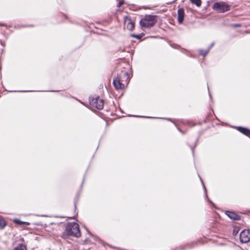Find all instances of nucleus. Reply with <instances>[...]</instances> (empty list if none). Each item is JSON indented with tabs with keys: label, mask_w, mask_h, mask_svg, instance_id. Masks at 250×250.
<instances>
[{
	"label": "nucleus",
	"mask_w": 250,
	"mask_h": 250,
	"mask_svg": "<svg viewBox=\"0 0 250 250\" xmlns=\"http://www.w3.org/2000/svg\"><path fill=\"white\" fill-rule=\"evenodd\" d=\"M209 50H210V48H208L207 50H200V54L201 55L203 56V57H205L209 52Z\"/></svg>",
	"instance_id": "obj_14"
},
{
	"label": "nucleus",
	"mask_w": 250,
	"mask_h": 250,
	"mask_svg": "<svg viewBox=\"0 0 250 250\" xmlns=\"http://www.w3.org/2000/svg\"><path fill=\"white\" fill-rule=\"evenodd\" d=\"M237 130L242 133L247 135H250V130L247 128L239 126L237 127Z\"/></svg>",
	"instance_id": "obj_10"
},
{
	"label": "nucleus",
	"mask_w": 250,
	"mask_h": 250,
	"mask_svg": "<svg viewBox=\"0 0 250 250\" xmlns=\"http://www.w3.org/2000/svg\"><path fill=\"white\" fill-rule=\"evenodd\" d=\"M125 23L126 24V28L127 29L131 31L134 28V24L133 22L131 21L130 19H127L125 21Z\"/></svg>",
	"instance_id": "obj_9"
},
{
	"label": "nucleus",
	"mask_w": 250,
	"mask_h": 250,
	"mask_svg": "<svg viewBox=\"0 0 250 250\" xmlns=\"http://www.w3.org/2000/svg\"><path fill=\"white\" fill-rule=\"evenodd\" d=\"M212 8L219 13H224L229 10V6L223 1L217 2L213 4Z\"/></svg>",
	"instance_id": "obj_3"
},
{
	"label": "nucleus",
	"mask_w": 250,
	"mask_h": 250,
	"mask_svg": "<svg viewBox=\"0 0 250 250\" xmlns=\"http://www.w3.org/2000/svg\"><path fill=\"white\" fill-rule=\"evenodd\" d=\"M124 3V0H122V1H120L119 2V3L118 4L117 6L118 7H120L122 4H123Z\"/></svg>",
	"instance_id": "obj_16"
},
{
	"label": "nucleus",
	"mask_w": 250,
	"mask_h": 250,
	"mask_svg": "<svg viewBox=\"0 0 250 250\" xmlns=\"http://www.w3.org/2000/svg\"><path fill=\"white\" fill-rule=\"evenodd\" d=\"M190 2L196 5L197 7H200L201 5L202 1L201 0H190Z\"/></svg>",
	"instance_id": "obj_13"
},
{
	"label": "nucleus",
	"mask_w": 250,
	"mask_h": 250,
	"mask_svg": "<svg viewBox=\"0 0 250 250\" xmlns=\"http://www.w3.org/2000/svg\"><path fill=\"white\" fill-rule=\"evenodd\" d=\"M185 16L184 10L183 8H180L178 10V21L180 23L183 21Z\"/></svg>",
	"instance_id": "obj_7"
},
{
	"label": "nucleus",
	"mask_w": 250,
	"mask_h": 250,
	"mask_svg": "<svg viewBox=\"0 0 250 250\" xmlns=\"http://www.w3.org/2000/svg\"><path fill=\"white\" fill-rule=\"evenodd\" d=\"M234 26H235V27H238V26H239V25H238V24H236V25H234Z\"/></svg>",
	"instance_id": "obj_20"
},
{
	"label": "nucleus",
	"mask_w": 250,
	"mask_h": 250,
	"mask_svg": "<svg viewBox=\"0 0 250 250\" xmlns=\"http://www.w3.org/2000/svg\"><path fill=\"white\" fill-rule=\"evenodd\" d=\"M240 240L243 243H246L250 241V230L244 229L242 230L239 235Z\"/></svg>",
	"instance_id": "obj_4"
},
{
	"label": "nucleus",
	"mask_w": 250,
	"mask_h": 250,
	"mask_svg": "<svg viewBox=\"0 0 250 250\" xmlns=\"http://www.w3.org/2000/svg\"><path fill=\"white\" fill-rule=\"evenodd\" d=\"M91 104L98 109L101 110L104 107V101L97 97L92 99L91 101Z\"/></svg>",
	"instance_id": "obj_5"
},
{
	"label": "nucleus",
	"mask_w": 250,
	"mask_h": 250,
	"mask_svg": "<svg viewBox=\"0 0 250 250\" xmlns=\"http://www.w3.org/2000/svg\"><path fill=\"white\" fill-rule=\"evenodd\" d=\"M7 225L3 218L0 217V229H2Z\"/></svg>",
	"instance_id": "obj_12"
},
{
	"label": "nucleus",
	"mask_w": 250,
	"mask_h": 250,
	"mask_svg": "<svg viewBox=\"0 0 250 250\" xmlns=\"http://www.w3.org/2000/svg\"><path fill=\"white\" fill-rule=\"evenodd\" d=\"M132 37H135V38H136L137 39H140L141 38V36H140V35H131Z\"/></svg>",
	"instance_id": "obj_17"
},
{
	"label": "nucleus",
	"mask_w": 250,
	"mask_h": 250,
	"mask_svg": "<svg viewBox=\"0 0 250 250\" xmlns=\"http://www.w3.org/2000/svg\"><path fill=\"white\" fill-rule=\"evenodd\" d=\"M81 233L79 229V226L76 223H68L66 227V229L62 234V237L67 239L69 236L79 237Z\"/></svg>",
	"instance_id": "obj_1"
},
{
	"label": "nucleus",
	"mask_w": 250,
	"mask_h": 250,
	"mask_svg": "<svg viewBox=\"0 0 250 250\" xmlns=\"http://www.w3.org/2000/svg\"><path fill=\"white\" fill-rule=\"evenodd\" d=\"M213 45H214V43H212L210 45V47L208 48L210 49V48L212 47Z\"/></svg>",
	"instance_id": "obj_19"
},
{
	"label": "nucleus",
	"mask_w": 250,
	"mask_h": 250,
	"mask_svg": "<svg viewBox=\"0 0 250 250\" xmlns=\"http://www.w3.org/2000/svg\"><path fill=\"white\" fill-rule=\"evenodd\" d=\"M156 18L157 16H156L150 15H146L140 20V25L142 27L145 28L151 27L156 23L157 21Z\"/></svg>",
	"instance_id": "obj_2"
},
{
	"label": "nucleus",
	"mask_w": 250,
	"mask_h": 250,
	"mask_svg": "<svg viewBox=\"0 0 250 250\" xmlns=\"http://www.w3.org/2000/svg\"><path fill=\"white\" fill-rule=\"evenodd\" d=\"M14 222L17 223V224H27V225H28L29 223H26V222H22L20 220H18V219H16L14 220Z\"/></svg>",
	"instance_id": "obj_15"
},
{
	"label": "nucleus",
	"mask_w": 250,
	"mask_h": 250,
	"mask_svg": "<svg viewBox=\"0 0 250 250\" xmlns=\"http://www.w3.org/2000/svg\"><path fill=\"white\" fill-rule=\"evenodd\" d=\"M13 250H27L26 246L23 244H19Z\"/></svg>",
	"instance_id": "obj_11"
},
{
	"label": "nucleus",
	"mask_w": 250,
	"mask_h": 250,
	"mask_svg": "<svg viewBox=\"0 0 250 250\" xmlns=\"http://www.w3.org/2000/svg\"><path fill=\"white\" fill-rule=\"evenodd\" d=\"M124 77L125 78H126V79H128V73L127 72L124 73L123 74Z\"/></svg>",
	"instance_id": "obj_18"
},
{
	"label": "nucleus",
	"mask_w": 250,
	"mask_h": 250,
	"mask_svg": "<svg viewBox=\"0 0 250 250\" xmlns=\"http://www.w3.org/2000/svg\"><path fill=\"white\" fill-rule=\"evenodd\" d=\"M226 214L229 218L233 220H238L240 218L239 216L233 212L226 211Z\"/></svg>",
	"instance_id": "obj_8"
},
{
	"label": "nucleus",
	"mask_w": 250,
	"mask_h": 250,
	"mask_svg": "<svg viewBox=\"0 0 250 250\" xmlns=\"http://www.w3.org/2000/svg\"><path fill=\"white\" fill-rule=\"evenodd\" d=\"M122 78L120 76H118L113 81V85L117 89H121L124 87V84L121 83Z\"/></svg>",
	"instance_id": "obj_6"
}]
</instances>
